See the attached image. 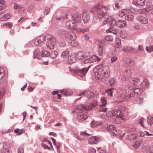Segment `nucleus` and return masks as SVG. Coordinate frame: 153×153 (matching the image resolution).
I'll use <instances>...</instances> for the list:
<instances>
[{
  "mask_svg": "<svg viewBox=\"0 0 153 153\" xmlns=\"http://www.w3.org/2000/svg\"><path fill=\"white\" fill-rule=\"evenodd\" d=\"M69 52L68 51H66L62 52L61 56V57L65 60H67L69 57Z\"/></svg>",
  "mask_w": 153,
  "mask_h": 153,
  "instance_id": "18",
  "label": "nucleus"
},
{
  "mask_svg": "<svg viewBox=\"0 0 153 153\" xmlns=\"http://www.w3.org/2000/svg\"><path fill=\"white\" fill-rule=\"evenodd\" d=\"M115 44H116V46L117 47H120V45H121V42H120V41L118 40H117L115 42Z\"/></svg>",
  "mask_w": 153,
  "mask_h": 153,
  "instance_id": "56",
  "label": "nucleus"
},
{
  "mask_svg": "<svg viewBox=\"0 0 153 153\" xmlns=\"http://www.w3.org/2000/svg\"><path fill=\"white\" fill-rule=\"evenodd\" d=\"M126 72L127 73L126 76H128V78L130 77L131 76V71L130 69L126 71Z\"/></svg>",
  "mask_w": 153,
  "mask_h": 153,
  "instance_id": "58",
  "label": "nucleus"
},
{
  "mask_svg": "<svg viewBox=\"0 0 153 153\" xmlns=\"http://www.w3.org/2000/svg\"><path fill=\"white\" fill-rule=\"evenodd\" d=\"M89 61H86V62H93L96 61L97 57L95 56H88Z\"/></svg>",
  "mask_w": 153,
  "mask_h": 153,
  "instance_id": "28",
  "label": "nucleus"
},
{
  "mask_svg": "<svg viewBox=\"0 0 153 153\" xmlns=\"http://www.w3.org/2000/svg\"><path fill=\"white\" fill-rule=\"evenodd\" d=\"M51 139L53 141V144L56 146L58 150H59L60 147V144L59 143H57L56 140L53 138H51Z\"/></svg>",
  "mask_w": 153,
  "mask_h": 153,
  "instance_id": "32",
  "label": "nucleus"
},
{
  "mask_svg": "<svg viewBox=\"0 0 153 153\" xmlns=\"http://www.w3.org/2000/svg\"><path fill=\"white\" fill-rule=\"evenodd\" d=\"M101 123L99 122L94 121L91 123V126L93 128H95L96 127L101 125Z\"/></svg>",
  "mask_w": 153,
  "mask_h": 153,
  "instance_id": "27",
  "label": "nucleus"
},
{
  "mask_svg": "<svg viewBox=\"0 0 153 153\" xmlns=\"http://www.w3.org/2000/svg\"><path fill=\"white\" fill-rule=\"evenodd\" d=\"M114 110H112L111 111H109L108 113L106 114V115L107 117H110L113 116H114Z\"/></svg>",
  "mask_w": 153,
  "mask_h": 153,
  "instance_id": "44",
  "label": "nucleus"
},
{
  "mask_svg": "<svg viewBox=\"0 0 153 153\" xmlns=\"http://www.w3.org/2000/svg\"><path fill=\"white\" fill-rule=\"evenodd\" d=\"M101 140L100 139L96 137H91L88 139L89 144H96Z\"/></svg>",
  "mask_w": 153,
  "mask_h": 153,
  "instance_id": "12",
  "label": "nucleus"
},
{
  "mask_svg": "<svg viewBox=\"0 0 153 153\" xmlns=\"http://www.w3.org/2000/svg\"><path fill=\"white\" fill-rule=\"evenodd\" d=\"M88 70L89 68H83L79 71L78 74L80 76L83 77L87 73Z\"/></svg>",
  "mask_w": 153,
  "mask_h": 153,
  "instance_id": "16",
  "label": "nucleus"
},
{
  "mask_svg": "<svg viewBox=\"0 0 153 153\" xmlns=\"http://www.w3.org/2000/svg\"><path fill=\"white\" fill-rule=\"evenodd\" d=\"M42 56L43 57H47L50 55V53L47 51L45 50H43L42 53Z\"/></svg>",
  "mask_w": 153,
  "mask_h": 153,
  "instance_id": "42",
  "label": "nucleus"
},
{
  "mask_svg": "<svg viewBox=\"0 0 153 153\" xmlns=\"http://www.w3.org/2000/svg\"><path fill=\"white\" fill-rule=\"evenodd\" d=\"M96 152V150L93 148L90 149L88 150L89 153H95Z\"/></svg>",
  "mask_w": 153,
  "mask_h": 153,
  "instance_id": "61",
  "label": "nucleus"
},
{
  "mask_svg": "<svg viewBox=\"0 0 153 153\" xmlns=\"http://www.w3.org/2000/svg\"><path fill=\"white\" fill-rule=\"evenodd\" d=\"M121 133V131L116 128H115V129L112 131V133L114 135H118L119 134H120Z\"/></svg>",
  "mask_w": 153,
  "mask_h": 153,
  "instance_id": "34",
  "label": "nucleus"
},
{
  "mask_svg": "<svg viewBox=\"0 0 153 153\" xmlns=\"http://www.w3.org/2000/svg\"><path fill=\"white\" fill-rule=\"evenodd\" d=\"M109 82L110 83L111 85L112 86L115 84V82L113 78H111L110 79Z\"/></svg>",
  "mask_w": 153,
  "mask_h": 153,
  "instance_id": "57",
  "label": "nucleus"
},
{
  "mask_svg": "<svg viewBox=\"0 0 153 153\" xmlns=\"http://www.w3.org/2000/svg\"><path fill=\"white\" fill-rule=\"evenodd\" d=\"M143 99L141 97H139L137 100V102L138 104H141L143 102Z\"/></svg>",
  "mask_w": 153,
  "mask_h": 153,
  "instance_id": "53",
  "label": "nucleus"
},
{
  "mask_svg": "<svg viewBox=\"0 0 153 153\" xmlns=\"http://www.w3.org/2000/svg\"><path fill=\"white\" fill-rule=\"evenodd\" d=\"M115 90L114 89H106L105 91V93H107V95L110 97L112 96V94L113 92V90Z\"/></svg>",
  "mask_w": 153,
  "mask_h": 153,
  "instance_id": "30",
  "label": "nucleus"
},
{
  "mask_svg": "<svg viewBox=\"0 0 153 153\" xmlns=\"http://www.w3.org/2000/svg\"><path fill=\"white\" fill-rule=\"evenodd\" d=\"M148 11H150L151 13L153 15V6H151L148 7Z\"/></svg>",
  "mask_w": 153,
  "mask_h": 153,
  "instance_id": "60",
  "label": "nucleus"
},
{
  "mask_svg": "<svg viewBox=\"0 0 153 153\" xmlns=\"http://www.w3.org/2000/svg\"><path fill=\"white\" fill-rule=\"evenodd\" d=\"M137 136L136 134L132 133L128 135V137H126V139L131 140H134L137 137Z\"/></svg>",
  "mask_w": 153,
  "mask_h": 153,
  "instance_id": "23",
  "label": "nucleus"
},
{
  "mask_svg": "<svg viewBox=\"0 0 153 153\" xmlns=\"http://www.w3.org/2000/svg\"><path fill=\"white\" fill-rule=\"evenodd\" d=\"M133 16L131 15H128L125 16V19L127 20L132 21L133 19Z\"/></svg>",
  "mask_w": 153,
  "mask_h": 153,
  "instance_id": "39",
  "label": "nucleus"
},
{
  "mask_svg": "<svg viewBox=\"0 0 153 153\" xmlns=\"http://www.w3.org/2000/svg\"><path fill=\"white\" fill-rule=\"evenodd\" d=\"M5 75V72L3 68L0 67V79L3 78Z\"/></svg>",
  "mask_w": 153,
  "mask_h": 153,
  "instance_id": "29",
  "label": "nucleus"
},
{
  "mask_svg": "<svg viewBox=\"0 0 153 153\" xmlns=\"http://www.w3.org/2000/svg\"><path fill=\"white\" fill-rule=\"evenodd\" d=\"M10 17L11 16L10 14H7L4 15L3 16V17L0 18V20L1 21H3L4 20V18L6 19H8L10 18Z\"/></svg>",
  "mask_w": 153,
  "mask_h": 153,
  "instance_id": "37",
  "label": "nucleus"
},
{
  "mask_svg": "<svg viewBox=\"0 0 153 153\" xmlns=\"http://www.w3.org/2000/svg\"><path fill=\"white\" fill-rule=\"evenodd\" d=\"M143 143V141L142 140H140L139 141H137L134 145L133 146L135 149H137L138 147L141 146Z\"/></svg>",
  "mask_w": 153,
  "mask_h": 153,
  "instance_id": "26",
  "label": "nucleus"
},
{
  "mask_svg": "<svg viewBox=\"0 0 153 153\" xmlns=\"http://www.w3.org/2000/svg\"><path fill=\"white\" fill-rule=\"evenodd\" d=\"M9 144L5 142L3 143V148L1 150V153H10L9 149Z\"/></svg>",
  "mask_w": 153,
  "mask_h": 153,
  "instance_id": "15",
  "label": "nucleus"
},
{
  "mask_svg": "<svg viewBox=\"0 0 153 153\" xmlns=\"http://www.w3.org/2000/svg\"><path fill=\"white\" fill-rule=\"evenodd\" d=\"M101 65L96 66L94 70V76L96 79H105L109 77L110 72L109 67L106 65L102 68Z\"/></svg>",
  "mask_w": 153,
  "mask_h": 153,
  "instance_id": "2",
  "label": "nucleus"
},
{
  "mask_svg": "<svg viewBox=\"0 0 153 153\" xmlns=\"http://www.w3.org/2000/svg\"><path fill=\"white\" fill-rule=\"evenodd\" d=\"M45 39V37L42 36L37 37L35 40L34 44L36 46H40Z\"/></svg>",
  "mask_w": 153,
  "mask_h": 153,
  "instance_id": "10",
  "label": "nucleus"
},
{
  "mask_svg": "<svg viewBox=\"0 0 153 153\" xmlns=\"http://www.w3.org/2000/svg\"><path fill=\"white\" fill-rule=\"evenodd\" d=\"M51 139L53 141V144L56 146L58 150H59L60 147V144L59 143H57L56 140L53 138H51Z\"/></svg>",
  "mask_w": 153,
  "mask_h": 153,
  "instance_id": "33",
  "label": "nucleus"
},
{
  "mask_svg": "<svg viewBox=\"0 0 153 153\" xmlns=\"http://www.w3.org/2000/svg\"><path fill=\"white\" fill-rule=\"evenodd\" d=\"M86 92V95L88 97L91 98L94 97V94L92 91L90 90H88L87 91H85L82 92L79 94L78 95L79 96H81L83 95H85Z\"/></svg>",
  "mask_w": 153,
  "mask_h": 153,
  "instance_id": "13",
  "label": "nucleus"
},
{
  "mask_svg": "<svg viewBox=\"0 0 153 153\" xmlns=\"http://www.w3.org/2000/svg\"><path fill=\"white\" fill-rule=\"evenodd\" d=\"M103 47L102 46H100L99 47V51L100 55L102 56L103 55Z\"/></svg>",
  "mask_w": 153,
  "mask_h": 153,
  "instance_id": "49",
  "label": "nucleus"
},
{
  "mask_svg": "<svg viewBox=\"0 0 153 153\" xmlns=\"http://www.w3.org/2000/svg\"><path fill=\"white\" fill-rule=\"evenodd\" d=\"M59 46L61 47H64L66 46V43L65 42H61L59 43Z\"/></svg>",
  "mask_w": 153,
  "mask_h": 153,
  "instance_id": "63",
  "label": "nucleus"
},
{
  "mask_svg": "<svg viewBox=\"0 0 153 153\" xmlns=\"http://www.w3.org/2000/svg\"><path fill=\"white\" fill-rule=\"evenodd\" d=\"M67 61L69 64L74 63L76 61V58L75 56L73 55L70 56L67 59Z\"/></svg>",
  "mask_w": 153,
  "mask_h": 153,
  "instance_id": "19",
  "label": "nucleus"
},
{
  "mask_svg": "<svg viewBox=\"0 0 153 153\" xmlns=\"http://www.w3.org/2000/svg\"><path fill=\"white\" fill-rule=\"evenodd\" d=\"M138 21L143 24H147L148 22L147 19L145 17L141 16L138 18Z\"/></svg>",
  "mask_w": 153,
  "mask_h": 153,
  "instance_id": "20",
  "label": "nucleus"
},
{
  "mask_svg": "<svg viewBox=\"0 0 153 153\" xmlns=\"http://www.w3.org/2000/svg\"><path fill=\"white\" fill-rule=\"evenodd\" d=\"M97 16L99 18L100 23L102 25L109 23L111 27H113L116 25L117 27L120 28L123 27L124 25L123 21L119 20L116 22L112 17H109L107 13H104L101 10H99L98 12Z\"/></svg>",
  "mask_w": 153,
  "mask_h": 153,
  "instance_id": "1",
  "label": "nucleus"
},
{
  "mask_svg": "<svg viewBox=\"0 0 153 153\" xmlns=\"http://www.w3.org/2000/svg\"><path fill=\"white\" fill-rule=\"evenodd\" d=\"M24 147L23 146L20 147L18 148V153H24Z\"/></svg>",
  "mask_w": 153,
  "mask_h": 153,
  "instance_id": "50",
  "label": "nucleus"
},
{
  "mask_svg": "<svg viewBox=\"0 0 153 153\" xmlns=\"http://www.w3.org/2000/svg\"><path fill=\"white\" fill-rule=\"evenodd\" d=\"M3 26L4 27L7 26L10 28L12 27V25L10 23L8 22L3 24Z\"/></svg>",
  "mask_w": 153,
  "mask_h": 153,
  "instance_id": "51",
  "label": "nucleus"
},
{
  "mask_svg": "<svg viewBox=\"0 0 153 153\" xmlns=\"http://www.w3.org/2000/svg\"><path fill=\"white\" fill-rule=\"evenodd\" d=\"M137 86H136V88L134 86L129 87V89H130V92H128L129 93L128 94L129 96L125 95V99H128L131 97H132L134 96L135 93L138 94H140L143 91V89H140V88H137Z\"/></svg>",
  "mask_w": 153,
  "mask_h": 153,
  "instance_id": "5",
  "label": "nucleus"
},
{
  "mask_svg": "<svg viewBox=\"0 0 153 153\" xmlns=\"http://www.w3.org/2000/svg\"><path fill=\"white\" fill-rule=\"evenodd\" d=\"M70 44L73 47H76L78 45V42L76 41V40H71Z\"/></svg>",
  "mask_w": 153,
  "mask_h": 153,
  "instance_id": "40",
  "label": "nucleus"
},
{
  "mask_svg": "<svg viewBox=\"0 0 153 153\" xmlns=\"http://www.w3.org/2000/svg\"><path fill=\"white\" fill-rule=\"evenodd\" d=\"M102 5L100 3H98L94 7L96 9H99L102 8Z\"/></svg>",
  "mask_w": 153,
  "mask_h": 153,
  "instance_id": "55",
  "label": "nucleus"
},
{
  "mask_svg": "<svg viewBox=\"0 0 153 153\" xmlns=\"http://www.w3.org/2000/svg\"><path fill=\"white\" fill-rule=\"evenodd\" d=\"M51 139L53 141V144L56 146L58 150H59L60 147V144L59 143H57L56 140L53 138H51Z\"/></svg>",
  "mask_w": 153,
  "mask_h": 153,
  "instance_id": "31",
  "label": "nucleus"
},
{
  "mask_svg": "<svg viewBox=\"0 0 153 153\" xmlns=\"http://www.w3.org/2000/svg\"><path fill=\"white\" fill-rule=\"evenodd\" d=\"M145 0H134L133 3L135 5L143 6L144 5Z\"/></svg>",
  "mask_w": 153,
  "mask_h": 153,
  "instance_id": "21",
  "label": "nucleus"
},
{
  "mask_svg": "<svg viewBox=\"0 0 153 153\" xmlns=\"http://www.w3.org/2000/svg\"><path fill=\"white\" fill-rule=\"evenodd\" d=\"M85 56V53L82 51H79L76 54V58L78 59H82Z\"/></svg>",
  "mask_w": 153,
  "mask_h": 153,
  "instance_id": "17",
  "label": "nucleus"
},
{
  "mask_svg": "<svg viewBox=\"0 0 153 153\" xmlns=\"http://www.w3.org/2000/svg\"><path fill=\"white\" fill-rule=\"evenodd\" d=\"M105 40L110 42L112 41L113 40V37L110 35L105 36Z\"/></svg>",
  "mask_w": 153,
  "mask_h": 153,
  "instance_id": "46",
  "label": "nucleus"
},
{
  "mask_svg": "<svg viewBox=\"0 0 153 153\" xmlns=\"http://www.w3.org/2000/svg\"><path fill=\"white\" fill-rule=\"evenodd\" d=\"M82 20L85 23H88L90 19L88 12L86 10L83 11L82 13Z\"/></svg>",
  "mask_w": 153,
  "mask_h": 153,
  "instance_id": "9",
  "label": "nucleus"
},
{
  "mask_svg": "<svg viewBox=\"0 0 153 153\" xmlns=\"http://www.w3.org/2000/svg\"><path fill=\"white\" fill-rule=\"evenodd\" d=\"M111 27L108 30H106L107 33H113L114 34H116L117 33V32L116 30L113 29V28L111 27V26L110 25Z\"/></svg>",
  "mask_w": 153,
  "mask_h": 153,
  "instance_id": "35",
  "label": "nucleus"
},
{
  "mask_svg": "<svg viewBox=\"0 0 153 153\" xmlns=\"http://www.w3.org/2000/svg\"><path fill=\"white\" fill-rule=\"evenodd\" d=\"M147 121L149 124H153V116L149 117L147 118Z\"/></svg>",
  "mask_w": 153,
  "mask_h": 153,
  "instance_id": "47",
  "label": "nucleus"
},
{
  "mask_svg": "<svg viewBox=\"0 0 153 153\" xmlns=\"http://www.w3.org/2000/svg\"><path fill=\"white\" fill-rule=\"evenodd\" d=\"M41 146L42 147L44 148L47 149H50V148L45 144L42 143L41 144Z\"/></svg>",
  "mask_w": 153,
  "mask_h": 153,
  "instance_id": "62",
  "label": "nucleus"
},
{
  "mask_svg": "<svg viewBox=\"0 0 153 153\" xmlns=\"http://www.w3.org/2000/svg\"><path fill=\"white\" fill-rule=\"evenodd\" d=\"M72 20H73L76 23V22L80 23L81 21L80 15L77 13H75L72 17Z\"/></svg>",
  "mask_w": 153,
  "mask_h": 153,
  "instance_id": "14",
  "label": "nucleus"
},
{
  "mask_svg": "<svg viewBox=\"0 0 153 153\" xmlns=\"http://www.w3.org/2000/svg\"><path fill=\"white\" fill-rule=\"evenodd\" d=\"M144 119L143 117H141L140 118L139 120V122H140V124L141 125V126L143 127H144V125L143 124V121L144 120Z\"/></svg>",
  "mask_w": 153,
  "mask_h": 153,
  "instance_id": "52",
  "label": "nucleus"
},
{
  "mask_svg": "<svg viewBox=\"0 0 153 153\" xmlns=\"http://www.w3.org/2000/svg\"><path fill=\"white\" fill-rule=\"evenodd\" d=\"M148 7L138 10V12L139 13H143L148 12Z\"/></svg>",
  "mask_w": 153,
  "mask_h": 153,
  "instance_id": "41",
  "label": "nucleus"
},
{
  "mask_svg": "<svg viewBox=\"0 0 153 153\" xmlns=\"http://www.w3.org/2000/svg\"><path fill=\"white\" fill-rule=\"evenodd\" d=\"M65 37L69 40H76V34L73 31L71 30L65 31L63 33Z\"/></svg>",
  "mask_w": 153,
  "mask_h": 153,
  "instance_id": "7",
  "label": "nucleus"
},
{
  "mask_svg": "<svg viewBox=\"0 0 153 153\" xmlns=\"http://www.w3.org/2000/svg\"><path fill=\"white\" fill-rule=\"evenodd\" d=\"M58 53L56 51H54L52 52L51 53V54H50V56L52 58H55L56 57Z\"/></svg>",
  "mask_w": 153,
  "mask_h": 153,
  "instance_id": "36",
  "label": "nucleus"
},
{
  "mask_svg": "<svg viewBox=\"0 0 153 153\" xmlns=\"http://www.w3.org/2000/svg\"><path fill=\"white\" fill-rule=\"evenodd\" d=\"M104 127L107 130L110 131V125H108L107 124H104L103 125Z\"/></svg>",
  "mask_w": 153,
  "mask_h": 153,
  "instance_id": "59",
  "label": "nucleus"
},
{
  "mask_svg": "<svg viewBox=\"0 0 153 153\" xmlns=\"http://www.w3.org/2000/svg\"><path fill=\"white\" fill-rule=\"evenodd\" d=\"M131 63V60L129 59H126V64L128 65H130Z\"/></svg>",
  "mask_w": 153,
  "mask_h": 153,
  "instance_id": "64",
  "label": "nucleus"
},
{
  "mask_svg": "<svg viewBox=\"0 0 153 153\" xmlns=\"http://www.w3.org/2000/svg\"><path fill=\"white\" fill-rule=\"evenodd\" d=\"M146 51L149 53H150L151 52L153 51V45H151L149 47H146Z\"/></svg>",
  "mask_w": 153,
  "mask_h": 153,
  "instance_id": "45",
  "label": "nucleus"
},
{
  "mask_svg": "<svg viewBox=\"0 0 153 153\" xmlns=\"http://www.w3.org/2000/svg\"><path fill=\"white\" fill-rule=\"evenodd\" d=\"M101 104L100 105L102 108L105 107L107 102V101L105 98L104 97H102L101 99Z\"/></svg>",
  "mask_w": 153,
  "mask_h": 153,
  "instance_id": "25",
  "label": "nucleus"
},
{
  "mask_svg": "<svg viewBox=\"0 0 153 153\" xmlns=\"http://www.w3.org/2000/svg\"><path fill=\"white\" fill-rule=\"evenodd\" d=\"M23 129H17L14 131V132L18 134V135H20L22 134L23 132Z\"/></svg>",
  "mask_w": 153,
  "mask_h": 153,
  "instance_id": "43",
  "label": "nucleus"
},
{
  "mask_svg": "<svg viewBox=\"0 0 153 153\" xmlns=\"http://www.w3.org/2000/svg\"><path fill=\"white\" fill-rule=\"evenodd\" d=\"M86 61H89L88 56L86 57L81 62L82 63H88L85 62Z\"/></svg>",
  "mask_w": 153,
  "mask_h": 153,
  "instance_id": "54",
  "label": "nucleus"
},
{
  "mask_svg": "<svg viewBox=\"0 0 153 153\" xmlns=\"http://www.w3.org/2000/svg\"><path fill=\"white\" fill-rule=\"evenodd\" d=\"M97 105V103H92L91 106L82 104L79 105L74 111L76 113H77V116L78 119L80 120H84L87 118L88 117L85 113V111L92 109Z\"/></svg>",
  "mask_w": 153,
  "mask_h": 153,
  "instance_id": "3",
  "label": "nucleus"
},
{
  "mask_svg": "<svg viewBox=\"0 0 153 153\" xmlns=\"http://www.w3.org/2000/svg\"><path fill=\"white\" fill-rule=\"evenodd\" d=\"M148 84L149 81L146 79H144L141 83L143 87L146 86Z\"/></svg>",
  "mask_w": 153,
  "mask_h": 153,
  "instance_id": "48",
  "label": "nucleus"
},
{
  "mask_svg": "<svg viewBox=\"0 0 153 153\" xmlns=\"http://www.w3.org/2000/svg\"><path fill=\"white\" fill-rule=\"evenodd\" d=\"M45 40H48L46 43L47 47L50 49H53L54 48V45L56 42V39L50 35H47L45 36Z\"/></svg>",
  "mask_w": 153,
  "mask_h": 153,
  "instance_id": "4",
  "label": "nucleus"
},
{
  "mask_svg": "<svg viewBox=\"0 0 153 153\" xmlns=\"http://www.w3.org/2000/svg\"><path fill=\"white\" fill-rule=\"evenodd\" d=\"M114 116L118 118H116L113 121V122L115 123L118 124L120 122H123L124 120V117L121 116V113L120 111L114 110Z\"/></svg>",
  "mask_w": 153,
  "mask_h": 153,
  "instance_id": "6",
  "label": "nucleus"
},
{
  "mask_svg": "<svg viewBox=\"0 0 153 153\" xmlns=\"http://www.w3.org/2000/svg\"><path fill=\"white\" fill-rule=\"evenodd\" d=\"M60 93L63 94L65 96L70 95L71 94V91H67L66 89H64L61 90H59Z\"/></svg>",
  "mask_w": 153,
  "mask_h": 153,
  "instance_id": "22",
  "label": "nucleus"
},
{
  "mask_svg": "<svg viewBox=\"0 0 153 153\" xmlns=\"http://www.w3.org/2000/svg\"><path fill=\"white\" fill-rule=\"evenodd\" d=\"M91 134H88L86 132H81L80 133V135L77 137V139L79 140H85Z\"/></svg>",
  "mask_w": 153,
  "mask_h": 153,
  "instance_id": "11",
  "label": "nucleus"
},
{
  "mask_svg": "<svg viewBox=\"0 0 153 153\" xmlns=\"http://www.w3.org/2000/svg\"><path fill=\"white\" fill-rule=\"evenodd\" d=\"M76 23L72 20L68 21L65 24V26L67 28L77 30V27H76Z\"/></svg>",
  "mask_w": 153,
  "mask_h": 153,
  "instance_id": "8",
  "label": "nucleus"
},
{
  "mask_svg": "<svg viewBox=\"0 0 153 153\" xmlns=\"http://www.w3.org/2000/svg\"><path fill=\"white\" fill-rule=\"evenodd\" d=\"M133 82H132V84L130 85V87H133V86L136 87V86H137L136 83H138V82H140V80L137 78H135L133 80Z\"/></svg>",
  "mask_w": 153,
  "mask_h": 153,
  "instance_id": "24",
  "label": "nucleus"
},
{
  "mask_svg": "<svg viewBox=\"0 0 153 153\" xmlns=\"http://www.w3.org/2000/svg\"><path fill=\"white\" fill-rule=\"evenodd\" d=\"M14 8L15 9L21 10L22 9L23 7L19 5L18 3H15L14 4Z\"/></svg>",
  "mask_w": 153,
  "mask_h": 153,
  "instance_id": "38",
  "label": "nucleus"
}]
</instances>
